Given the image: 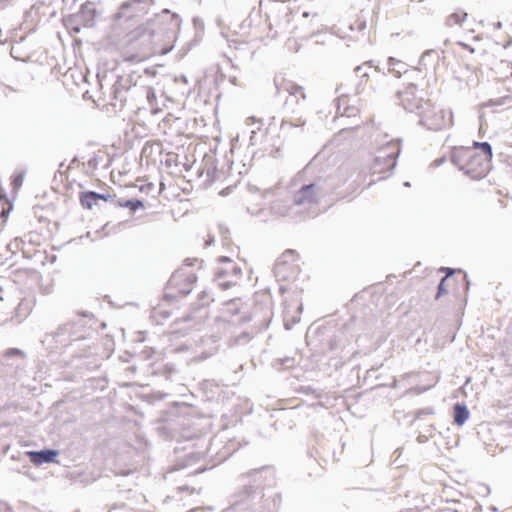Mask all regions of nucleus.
Returning a JSON list of instances; mask_svg holds the SVG:
<instances>
[{"label":"nucleus","instance_id":"nucleus-1","mask_svg":"<svg viewBox=\"0 0 512 512\" xmlns=\"http://www.w3.org/2000/svg\"><path fill=\"white\" fill-rule=\"evenodd\" d=\"M282 90L289 94L282 107V120L280 130L291 136H298L304 132L306 119L303 117L301 102L306 95L302 86L288 81L282 85Z\"/></svg>","mask_w":512,"mask_h":512},{"label":"nucleus","instance_id":"nucleus-2","mask_svg":"<svg viewBox=\"0 0 512 512\" xmlns=\"http://www.w3.org/2000/svg\"><path fill=\"white\" fill-rule=\"evenodd\" d=\"M96 323L92 313L81 311L78 320L69 321L60 325L55 332L47 333L43 343L47 342V348H57L58 345L66 347L80 340H88Z\"/></svg>","mask_w":512,"mask_h":512},{"label":"nucleus","instance_id":"nucleus-3","mask_svg":"<svg viewBox=\"0 0 512 512\" xmlns=\"http://www.w3.org/2000/svg\"><path fill=\"white\" fill-rule=\"evenodd\" d=\"M400 153V138L388 142L378 151V154L375 156L372 165V173L381 175L377 180L386 179L393 174Z\"/></svg>","mask_w":512,"mask_h":512},{"label":"nucleus","instance_id":"nucleus-4","mask_svg":"<svg viewBox=\"0 0 512 512\" xmlns=\"http://www.w3.org/2000/svg\"><path fill=\"white\" fill-rule=\"evenodd\" d=\"M197 281L195 273H187L184 269L176 270L167 282L163 301L171 303L178 298L186 297L192 291V285Z\"/></svg>","mask_w":512,"mask_h":512},{"label":"nucleus","instance_id":"nucleus-5","mask_svg":"<svg viewBox=\"0 0 512 512\" xmlns=\"http://www.w3.org/2000/svg\"><path fill=\"white\" fill-rule=\"evenodd\" d=\"M265 11V24L269 30L273 27L286 28L291 22L292 8L288 0H261Z\"/></svg>","mask_w":512,"mask_h":512},{"label":"nucleus","instance_id":"nucleus-6","mask_svg":"<svg viewBox=\"0 0 512 512\" xmlns=\"http://www.w3.org/2000/svg\"><path fill=\"white\" fill-rule=\"evenodd\" d=\"M201 454L199 452L189 451L183 456L176 458L175 463L168 466L166 474H172L174 472H181L179 477H191L198 473H202L207 470L205 465H199L194 467V464L200 459Z\"/></svg>","mask_w":512,"mask_h":512},{"label":"nucleus","instance_id":"nucleus-7","mask_svg":"<svg viewBox=\"0 0 512 512\" xmlns=\"http://www.w3.org/2000/svg\"><path fill=\"white\" fill-rule=\"evenodd\" d=\"M418 115L420 116L419 124L431 131H439L450 125L451 118L446 119L444 110L438 109L431 102L426 103ZM452 117V114H450Z\"/></svg>","mask_w":512,"mask_h":512},{"label":"nucleus","instance_id":"nucleus-8","mask_svg":"<svg viewBox=\"0 0 512 512\" xmlns=\"http://www.w3.org/2000/svg\"><path fill=\"white\" fill-rule=\"evenodd\" d=\"M399 103L403 108L410 113H419L429 100H424L422 95H419V90L416 84L409 83L403 91H398L396 94Z\"/></svg>","mask_w":512,"mask_h":512},{"label":"nucleus","instance_id":"nucleus-9","mask_svg":"<svg viewBox=\"0 0 512 512\" xmlns=\"http://www.w3.org/2000/svg\"><path fill=\"white\" fill-rule=\"evenodd\" d=\"M180 22L181 19L178 14L171 13L169 9H163L161 13L155 14L154 18L146 23V26L143 28V36H147L148 40H152L162 32V30L154 28V26L167 23L173 27H178Z\"/></svg>","mask_w":512,"mask_h":512},{"label":"nucleus","instance_id":"nucleus-10","mask_svg":"<svg viewBox=\"0 0 512 512\" xmlns=\"http://www.w3.org/2000/svg\"><path fill=\"white\" fill-rule=\"evenodd\" d=\"M492 157L474 150L473 157H471L463 173L474 180L484 178L491 169Z\"/></svg>","mask_w":512,"mask_h":512},{"label":"nucleus","instance_id":"nucleus-11","mask_svg":"<svg viewBox=\"0 0 512 512\" xmlns=\"http://www.w3.org/2000/svg\"><path fill=\"white\" fill-rule=\"evenodd\" d=\"M241 276L242 268L233 262L230 265L217 268L214 273V281L222 290H227L236 285Z\"/></svg>","mask_w":512,"mask_h":512},{"label":"nucleus","instance_id":"nucleus-12","mask_svg":"<svg viewBox=\"0 0 512 512\" xmlns=\"http://www.w3.org/2000/svg\"><path fill=\"white\" fill-rule=\"evenodd\" d=\"M310 183L319 198H322L333 193L339 187V178L335 174L321 172Z\"/></svg>","mask_w":512,"mask_h":512},{"label":"nucleus","instance_id":"nucleus-13","mask_svg":"<svg viewBox=\"0 0 512 512\" xmlns=\"http://www.w3.org/2000/svg\"><path fill=\"white\" fill-rule=\"evenodd\" d=\"M153 0H128L121 4L119 11L114 15V19L116 21H121L122 19L125 22L133 21L138 14L146 13V8L141 5L152 4Z\"/></svg>","mask_w":512,"mask_h":512},{"label":"nucleus","instance_id":"nucleus-14","mask_svg":"<svg viewBox=\"0 0 512 512\" xmlns=\"http://www.w3.org/2000/svg\"><path fill=\"white\" fill-rule=\"evenodd\" d=\"M59 454V450L53 448L28 450L24 452V455L29 459V461L36 466H40L45 463L56 462V458L59 456Z\"/></svg>","mask_w":512,"mask_h":512},{"label":"nucleus","instance_id":"nucleus-15","mask_svg":"<svg viewBox=\"0 0 512 512\" xmlns=\"http://www.w3.org/2000/svg\"><path fill=\"white\" fill-rule=\"evenodd\" d=\"M474 149L467 148L464 146L453 147L450 152L451 163L458 168V170L464 172L471 157H473Z\"/></svg>","mask_w":512,"mask_h":512},{"label":"nucleus","instance_id":"nucleus-16","mask_svg":"<svg viewBox=\"0 0 512 512\" xmlns=\"http://www.w3.org/2000/svg\"><path fill=\"white\" fill-rule=\"evenodd\" d=\"M319 196L313 189L311 183L303 184L293 196V205L300 206L305 203L312 204L318 202Z\"/></svg>","mask_w":512,"mask_h":512},{"label":"nucleus","instance_id":"nucleus-17","mask_svg":"<svg viewBox=\"0 0 512 512\" xmlns=\"http://www.w3.org/2000/svg\"><path fill=\"white\" fill-rule=\"evenodd\" d=\"M75 14L84 27L91 28L95 25L98 11L93 2L87 1L81 5L79 12Z\"/></svg>","mask_w":512,"mask_h":512},{"label":"nucleus","instance_id":"nucleus-18","mask_svg":"<svg viewBox=\"0 0 512 512\" xmlns=\"http://www.w3.org/2000/svg\"><path fill=\"white\" fill-rule=\"evenodd\" d=\"M298 259V254L293 249H287L285 252L281 254L280 257L275 262L274 265V274L276 277H282L285 278L284 275H282V271L284 270L285 266L289 262H295Z\"/></svg>","mask_w":512,"mask_h":512},{"label":"nucleus","instance_id":"nucleus-19","mask_svg":"<svg viewBox=\"0 0 512 512\" xmlns=\"http://www.w3.org/2000/svg\"><path fill=\"white\" fill-rule=\"evenodd\" d=\"M470 411L464 402H456L453 405V422L461 427L469 419Z\"/></svg>","mask_w":512,"mask_h":512},{"label":"nucleus","instance_id":"nucleus-20","mask_svg":"<svg viewBox=\"0 0 512 512\" xmlns=\"http://www.w3.org/2000/svg\"><path fill=\"white\" fill-rule=\"evenodd\" d=\"M246 477L257 479H268L276 477V469L272 465H265L259 468L251 469L246 474Z\"/></svg>","mask_w":512,"mask_h":512},{"label":"nucleus","instance_id":"nucleus-21","mask_svg":"<svg viewBox=\"0 0 512 512\" xmlns=\"http://www.w3.org/2000/svg\"><path fill=\"white\" fill-rule=\"evenodd\" d=\"M373 63H374L373 60H369V61L355 67L354 72L360 78V81L356 86L357 94H362L364 92V90H365L364 84L368 81V79L370 77L369 73L366 71V66L371 68V67H373Z\"/></svg>","mask_w":512,"mask_h":512},{"label":"nucleus","instance_id":"nucleus-22","mask_svg":"<svg viewBox=\"0 0 512 512\" xmlns=\"http://www.w3.org/2000/svg\"><path fill=\"white\" fill-rule=\"evenodd\" d=\"M264 8H261V5L259 4V9L253 8L246 19L243 20L241 23V29H247L252 27H260L263 20L261 12Z\"/></svg>","mask_w":512,"mask_h":512},{"label":"nucleus","instance_id":"nucleus-23","mask_svg":"<svg viewBox=\"0 0 512 512\" xmlns=\"http://www.w3.org/2000/svg\"><path fill=\"white\" fill-rule=\"evenodd\" d=\"M114 206L120 207V208H127L132 213H135L139 209L144 208V202L143 200L139 198H130V199H120L113 202Z\"/></svg>","mask_w":512,"mask_h":512},{"label":"nucleus","instance_id":"nucleus-24","mask_svg":"<svg viewBox=\"0 0 512 512\" xmlns=\"http://www.w3.org/2000/svg\"><path fill=\"white\" fill-rule=\"evenodd\" d=\"M461 291L460 289H457L455 291V297L461 298L464 305L467 303V296L470 288V280L468 278V274L464 272L461 281H460Z\"/></svg>","mask_w":512,"mask_h":512},{"label":"nucleus","instance_id":"nucleus-25","mask_svg":"<svg viewBox=\"0 0 512 512\" xmlns=\"http://www.w3.org/2000/svg\"><path fill=\"white\" fill-rule=\"evenodd\" d=\"M94 194V191L87 190L82 191L79 194V200L80 204L84 209H92L94 205L97 204L96 197L92 196Z\"/></svg>","mask_w":512,"mask_h":512},{"label":"nucleus","instance_id":"nucleus-26","mask_svg":"<svg viewBox=\"0 0 512 512\" xmlns=\"http://www.w3.org/2000/svg\"><path fill=\"white\" fill-rule=\"evenodd\" d=\"M64 24L71 33L78 34L81 31L82 22H80L76 14H70L64 17Z\"/></svg>","mask_w":512,"mask_h":512},{"label":"nucleus","instance_id":"nucleus-27","mask_svg":"<svg viewBox=\"0 0 512 512\" xmlns=\"http://www.w3.org/2000/svg\"><path fill=\"white\" fill-rule=\"evenodd\" d=\"M470 148H473L475 151H478V153L484 154L486 156H493L492 146L489 142L473 141Z\"/></svg>","mask_w":512,"mask_h":512},{"label":"nucleus","instance_id":"nucleus-28","mask_svg":"<svg viewBox=\"0 0 512 512\" xmlns=\"http://www.w3.org/2000/svg\"><path fill=\"white\" fill-rule=\"evenodd\" d=\"M271 212L279 216H285L288 213V205L283 200H276L270 206Z\"/></svg>","mask_w":512,"mask_h":512},{"label":"nucleus","instance_id":"nucleus-29","mask_svg":"<svg viewBox=\"0 0 512 512\" xmlns=\"http://www.w3.org/2000/svg\"><path fill=\"white\" fill-rule=\"evenodd\" d=\"M467 18V13H452L446 19V24L452 26L454 24L461 25Z\"/></svg>","mask_w":512,"mask_h":512},{"label":"nucleus","instance_id":"nucleus-30","mask_svg":"<svg viewBox=\"0 0 512 512\" xmlns=\"http://www.w3.org/2000/svg\"><path fill=\"white\" fill-rule=\"evenodd\" d=\"M341 337L337 334H333L327 339V348L324 352H334L340 348Z\"/></svg>","mask_w":512,"mask_h":512},{"label":"nucleus","instance_id":"nucleus-31","mask_svg":"<svg viewBox=\"0 0 512 512\" xmlns=\"http://www.w3.org/2000/svg\"><path fill=\"white\" fill-rule=\"evenodd\" d=\"M298 392L304 395H312L316 399L322 398V392H318L317 389L311 385H301L298 388Z\"/></svg>","mask_w":512,"mask_h":512},{"label":"nucleus","instance_id":"nucleus-32","mask_svg":"<svg viewBox=\"0 0 512 512\" xmlns=\"http://www.w3.org/2000/svg\"><path fill=\"white\" fill-rule=\"evenodd\" d=\"M295 359L293 357H283L275 360L274 366H279L282 369H289L294 367Z\"/></svg>","mask_w":512,"mask_h":512},{"label":"nucleus","instance_id":"nucleus-33","mask_svg":"<svg viewBox=\"0 0 512 512\" xmlns=\"http://www.w3.org/2000/svg\"><path fill=\"white\" fill-rule=\"evenodd\" d=\"M435 431V427L433 425H429L424 433H420L417 437V442L420 444L426 443L431 437H433Z\"/></svg>","mask_w":512,"mask_h":512},{"label":"nucleus","instance_id":"nucleus-34","mask_svg":"<svg viewBox=\"0 0 512 512\" xmlns=\"http://www.w3.org/2000/svg\"><path fill=\"white\" fill-rule=\"evenodd\" d=\"M177 369L172 364H165L162 368H159L157 373L164 375L167 379L176 373Z\"/></svg>","mask_w":512,"mask_h":512},{"label":"nucleus","instance_id":"nucleus-35","mask_svg":"<svg viewBox=\"0 0 512 512\" xmlns=\"http://www.w3.org/2000/svg\"><path fill=\"white\" fill-rule=\"evenodd\" d=\"M218 229H219V233L222 237V240H223V243L225 245H228L230 244L231 240H230V230L228 227H226L224 224H219L218 225Z\"/></svg>","mask_w":512,"mask_h":512},{"label":"nucleus","instance_id":"nucleus-36","mask_svg":"<svg viewBox=\"0 0 512 512\" xmlns=\"http://www.w3.org/2000/svg\"><path fill=\"white\" fill-rule=\"evenodd\" d=\"M212 301L209 293L207 291H202L198 296L197 308L204 307Z\"/></svg>","mask_w":512,"mask_h":512},{"label":"nucleus","instance_id":"nucleus-37","mask_svg":"<svg viewBox=\"0 0 512 512\" xmlns=\"http://www.w3.org/2000/svg\"><path fill=\"white\" fill-rule=\"evenodd\" d=\"M447 281V277H442L437 285V292L435 295V300H438L440 297L447 293V289L445 287V282Z\"/></svg>","mask_w":512,"mask_h":512},{"label":"nucleus","instance_id":"nucleus-38","mask_svg":"<svg viewBox=\"0 0 512 512\" xmlns=\"http://www.w3.org/2000/svg\"><path fill=\"white\" fill-rule=\"evenodd\" d=\"M435 413L433 407H426L423 409H418L415 412L414 420L421 419L424 415H433Z\"/></svg>","mask_w":512,"mask_h":512},{"label":"nucleus","instance_id":"nucleus-39","mask_svg":"<svg viewBox=\"0 0 512 512\" xmlns=\"http://www.w3.org/2000/svg\"><path fill=\"white\" fill-rule=\"evenodd\" d=\"M389 71L393 73L397 78H400L402 73L408 74L409 71L406 69V66L404 68H401V66H396L393 68H389Z\"/></svg>","mask_w":512,"mask_h":512},{"label":"nucleus","instance_id":"nucleus-40","mask_svg":"<svg viewBox=\"0 0 512 512\" xmlns=\"http://www.w3.org/2000/svg\"><path fill=\"white\" fill-rule=\"evenodd\" d=\"M92 196L96 197L97 202L99 200H103V201L112 200V195H110L108 193H99V192L94 191V194H92Z\"/></svg>","mask_w":512,"mask_h":512},{"label":"nucleus","instance_id":"nucleus-41","mask_svg":"<svg viewBox=\"0 0 512 512\" xmlns=\"http://www.w3.org/2000/svg\"><path fill=\"white\" fill-rule=\"evenodd\" d=\"M388 65H389V68H393V67H396V66H401V68L405 67V63L404 62H402L400 60H397L394 57H389L388 58Z\"/></svg>","mask_w":512,"mask_h":512},{"label":"nucleus","instance_id":"nucleus-42","mask_svg":"<svg viewBox=\"0 0 512 512\" xmlns=\"http://www.w3.org/2000/svg\"><path fill=\"white\" fill-rule=\"evenodd\" d=\"M7 205H8V209L3 208L2 211L0 212V218H2V223L6 222L8 214H9L10 210L12 209L11 203H7Z\"/></svg>","mask_w":512,"mask_h":512},{"label":"nucleus","instance_id":"nucleus-43","mask_svg":"<svg viewBox=\"0 0 512 512\" xmlns=\"http://www.w3.org/2000/svg\"><path fill=\"white\" fill-rule=\"evenodd\" d=\"M432 53H433V50L425 51L420 57V60H419L420 65H426L427 61H428V57H430L432 55Z\"/></svg>","mask_w":512,"mask_h":512},{"label":"nucleus","instance_id":"nucleus-44","mask_svg":"<svg viewBox=\"0 0 512 512\" xmlns=\"http://www.w3.org/2000/svg\"><path fill=\"white\" fill-rule=\"evenodd\" d=\"M153 189H154V184L152 182L146 183L139 187V191L142 193H149Z\"/></svg>","mask_w":512,"mask_h":512},{"label":"nucleus","instance_id":"nucleus-45","mask_svg":"<svg viewBox=\"0 0 512 512\" xmlns=\"http://www.w3.org/2000/svg\"><path fill=\"white\" fill-rule=\"evenodd\" d=\"M147 99L149 103H152L153 101H156V94L153 88L148 87L146 92Z\"/></svg>","mask_w":512,"mask_h":512},{"label":"nucleus","instance_id":"nucleus-46","mask_svg":"<svg viewBox=\"0 0 512 512\" xmlns=\"http://www.w3.org/2000/svg\"><path fill=\"white\" fill-rule=\"evenodd\" d=\"M217 169L213 168L212 170L207 171V181L214 182L216 179Z\"/></svg>","mask_w":512,"mask_h":512},{"label":"nucleus","instance_id":"nucleus-47","mask_svg":"<svg viewBox=\"0 0 512 512\" xmlns=\"http://www.w3.org/2000/svg\"><path fill=\"white\" fill-rule=\"evenodd\" d=\"M300 321V317H293L292 318V325L288 322V320L285 319L284 326L287 330H291L292 326Z\"/></svg>","mask_w":512,"mask_h":512},{"label":"nucleus","instance_id":"nucleus-48","mask_svg":"<svg viewBox=\"0 0 512 512\" xmlns=\"http://www.w3.org/2000/svg\"><path fill=\"white\" fill-rule=\"evenodd\" d=\"M457 44L462 47L463 49L469 51L470 53H474L475 52V48H473L472 46H470L469 44L465 43V42H462V41H459L457 42Z\"/></svg>","mask_w":512,"mask_h":512},{"label":"nucleus","instance_id":"nucleus-49","mask_svg":"<svg viewBox=\"0 0 512 512\" xmlns=\"http://www.w3.org/2000/svg\"><path fill=\"white\" fill-rule=\"evenodd\" d=\"M218 262L227 266V265H230L231 263H233L234 261L231 260V258H229L227 256H220L218 258Z\"/></svg>","mask_w":512,"mask_h":512},{"label":"nucleus","instance_id":"nucleus-50","mask_svg":"<svg viewBox=\"0 0 512 512\" xmlns=\"http://www.w3.org/2000/svg\"><path fill=\"white\" fill-rule=\"evenodd\" d=\"M445 161H446L445 156H442V157H439V158L435 159V160L433 161L432 165H433L434 167H439V166H441L443 163H445Z\"/></svg>","mask_w":512,"mask_h":512},{"label":"nucleus","instance_id":"nucleus-51","mask_svg":"<svg viewBox=\"0 0 512 512\" xmlns=\"http://www.w3.org/2000/svg\"><path fill=\"white\" fill-rule=\"evenodd\" d=\"M443 271L446 272V275L444 277H447V280L455 273V269L453 268H450V267H443L442 268Z\"/></svg>","mask_w":512,"mask_h":512},{"label":"nucleus","instance_id":"nucleus-52","mask_svg":"<svg viewBox=\"0 0 512 512\" xmlns=\"http://www.w3.org/2000/svg\"><path fill=\"white\" fill-rule=\"evenodd\" d=\"M198 261H199L198 258H193V259L187 258V259L184 260V265H186V266H194L195 263H197Z\"/></svg>","mask_w":512,"mask_h":512},{"label":"nucleus","instance_id":"nucleus-53","mask_svg":"<svg viewBox=\"0 0 512 512\" xmlns=\"http://www.w3.org/2000/svg\"><path fill=\"white\" fill-rule=\"evenodd\" d=\"M357 29L359 31L366 29V22L365 21H357Z\"/></svg>","mask_w":512,"mask_h":512},{"label":"nucleus","instance_id":"nucleus-54","mask_svg":"<svg viewBox=\"0 0 512 512\" xmlns=\"http://www.w3.org/2000/svg\"><path fill=\"white\" fill-rule=\"evenodd\" d=\"M247 121H248V124H250V122L251 123L259 122L260 124H262V119H256L255 117H249L247 119Z\"/></svg>","mask_w":512,"mask_h":512},{"label":"nucleus","instance_id":"nucleus-55","mask_svg":"<svg viewBox=\"0 0 512 512\" xmlns=\"http://www.w3.org/2000/svg\"><path fill=\"white\" fill-rule=\"evenodd\" d=\"M248 213H250L253 216H257L261 213L262 209H259L257 212H253L250 210V208H247Z\"/></svg>","mask_w":512,"mask_h":512},{"label":"nucleus","instance_id":"nucleus-56","mask_svg":"<svg viewBox=\"0 0 512 512\" xmlns=\"http://www.w3.org/2000/svg\"><path fill=\"white\" fill-rule=\"evenodd\" d=\"M22 183V177H19L18 179H14L13 180V185L16 186V185H21Z\"/></svg>","mask_w":512,"mask_h":512},{"label":"nucleus","instance_id":"nucleus-57","mask_svg":"<svg viewBox=\"0 0 512 512\" xmlns=\"http://www.w3.org/2000/svg\"><path fill=\"white\" fill-rule=\"evenodd\" d=\"M122 80H123V78H122V77H118V79H117V81H116V83H115V86H121V87H122V86H123V85L121 84V81H122Z\"/></svg>","mask_w":512,"mask_h":512},{"label":"nucleus","instance_id":"nucleus-58","mask_svg":"<svg viewBox=\"0 0 512 512\" xmlns=\"http://www.w3.org/2000/svg\"><path fill=\"white\" fill-rule=\"evenodd\" d=\"M213 242H214L213 237H210V238L206 241L205 245H206V246H209V245H211Z\"/></svg>","mask_w":512,"mask_h":512},{"label":"nucleus","instance_id":"nucleus-59","mask_svg":"<svg viewBox=\"0 0 512 512\" xmlns=\"http://www.w3.org/2000/svg\"><path fill=\"white\" fill-rule=\"evenodd\" d=\"M180 79L184 82V83H188V79L185 75H181L180 76Z\"/></svg>","mask_w":512,"mask_h":512},{"label":"nucleus","instance_id":"nucleus-60","mask_svg":"<svg viewBox=\"0 0 512 512\" xmlns=\"http://www.w3.org/2000/svg\"><path fill=\"white\" fill-rule=\"evenodd\" d=\"M502 27V23L501 22H497L496 23V28L500 29Z\"/></svg>","mask_w":512,"mask_h":512},{"label":"nucleus","instance_id":"nucleus-61","mask_svg":"<svg viewBox=\"0 0 512 512\" xmlns=\"http://www.w3.org/2000/svg\"><path fill=\"white\" fill-rule=\"evenodd\" d=\"M419 72H420V70H419V69H414V70H412L410 73L415 74V73H419Z\"/></svg>","mask_w":512,"mask_h":512},{"label":"nucleus","instance_id":"nucleus-62","mask_svg":"<svg viewBox=\"0 0 512 512\" xmlns=\"http://www.w3.org/2000/svg\"><path fill=\"white\" fill-rule=\"evenodd\" d=\"M403 185H404L405 187H410V182L406 181V182H404V184H403Z\"/></svg>","mask_w":512,"mask_h":512},{"label":"nucleus","instance_id":"nucleus-63","mask_svg":"<svg viewBox=\"0 0 512 512\" xmlns=\"http://www.w3.org/2000/svg\"><path fill=\"white\" fill-rule=\"evenodd\" d=\"M309 16V12H303V17H308Z\"/></svg>","mask_w":512,"mask_h":512},{"label":"nucleus","instance_id":"nucleus-64","mask_svg":"<svg viewBox=\"0 0 512 512\" xmlns=\"http://www.w3.org/2000/svg\"><path fill=\"white\" fill-rule=\"evenodd\" d=\"M436 512H450L449 510H446V509H443V510H438Z\"/></svg>","mask_w":512,"mask_h":512}]
</instances>
